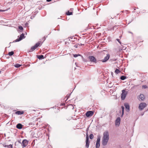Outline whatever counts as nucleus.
<instances>
[{"instance_id": "obj_11", "label": "nucleus", "mask_w": 148, "mask_h": 148, "mask_svg": "<svg viewBox=\"0 0 148 148\" xmlns=\"http://www.w3.org/2000/svg\"><path fill=\"white\" fill-rule=\"evenodd\" d=\"M86 147L87 148H88L89 147V145L90 141L89 140L88 136L87 134H86Z\"/></svg>"}, {"instance_id": "obj_43", "label": "nucleus", "mask_w": 148, "mask_h": 148, "mask_svg": "<svg viewBox=\"0 0 148 148\" xmlns=\"http://www.w3.org/2000/svg\"><path fill=\"white\" fill-rule=\"evenodd\" d=\"M119 14H117V15H118Z\"/></svg>"}, {"instance_id": "obj_14", "label": "nucleus", "mask_w": 148, "mask_h": 148, "mask_svg": "<svg viewBox=\"0 0 148 148\" xmlns=\"http://www.w3.org/2000/svg\"><path fill=\"white\" fill-rule=\"evenodd\" d=\"M138 98L140 101H143L145 99L144 95L143 94H140L139 96L138 97Z\"/></svg>"}, {"instance_id": "obj_4", "label": "nucleus", "mask_w": 148, "mask_h": 148, "mask_svg": "<svg viewBox=\"0 0 148 148\" xmlns=\"http://www.w3.org/2000/svg\"><path fill=\"white\" fill-rule=\"evenodd\" d=\"M122 93L121 94V99L124 100L125 99L126 97L127 94V92L125 90L123 89L122 90Z\"/></svg>"}, {"instance_id": "obj_26", "label": "nucleus", "mask_w": 148, "mask_h": 148, "mask_svg": "<svg viewBox=\"0 0 148 148\" xmlns=\"http://www.w3.org/2000/svg\"><path fill=\"white\" fill-rule=\"evenodd\" d=\"M93 135L92 134H91L89 135V138L90 139H92L93 138Z\"/></svg>"}, {"instance_id": "obj_24", "label": "nucleus", "mask_w": 148, "mask_h": 148, "mask_svg": "<svg viewBox=\"0 0 148 148\" xmlns=\"http://www.w3.org/2000/svg\"><path fill=\"white\" fill-rule=\"evenodd\" d=\"M14 54V52L13 51H11L8 53V54L9 56H12Z\"/></svg>"}, {"instance_id": "obj_18", "label": "nucleus", "mask_w": 148, "mask_h": 148, "mask_svg": "<svg viewBox=\"0 0 148 148\" xmlns=\"http://www.w3.org/2000/svg\"><path fill=\"white\" fill-rule=\"evenodd\" d=\"M24 113L23 111H18L15 112V114L18 115H21L23 114Z\"/></svg>"}, {"instance_id": "obj_33", "label": "nucleus", "mask_w": 148, "mask_h": 148, "mask_svg": "<svg viewBox=\"0 0 148 148\" xmlns=\"http://www.w3.org/2000/svg\"><path fill=\"white\" fill-rule=\"evenodd\" d=\"M72 93V92H71V93H70V94H68L67 95V97L68 98L71 95V93Z\"/></svg>"}, {"instance_id": "obj_40", "label": "nucleus", "mask_w": 148, "mask_h": 148, "mask_svg": "<svg viewBox=\"0 0 148 148\" xmlns=\"http://www.w3.org/2000/svg\"><path fill=\"white\" fill-rule=\"evenodd\" d=\"M79 45H80H80H84V44H82V43H81L80 44H79Z\"/></svg>"}, {"instance_id": "obj_9", "label": "nucleus", "mask_w": 148, "mask_h": 148, "mask_svg": "<svg viewBox=\"0 0 148 148\" xmlns=\"http://www.w3.org/2000/svg\"><path fill=\"white\" fill-rule=\"evenodd\" d=\"M110 58V54H106V56L104 57V58L102 60H101L100 61L103 62H105L109 60Z\"/></svg>"}, {"instance_id": "obj_3", "label": "nucleus", "mask_w": 148, "mask_h": 148, "mask_svg": "<svg viewBox=\"0 0 148 148\" xmlns=\"http://www.w3.org/2000/svg\"><path fill=\"white\" fill-rule=\"evenodd\" d=\"M40 44V42H39L36 43L34 46L32 47H31L30 49L29 50L28 52H30L34 50L38 47L39 46Z\"/></svg>"}, {"instance_id": "obj_17", "label": "nucleus", "mask_w": 148, "mask_h": 148, "mask_svg": "<svg viewBox=\"0 0 148 148\" xmlns=\"http://www.w3.org/2000/svg\"><path fill=\"white\" fill-rule=\"evenodd\" d=\"M37 57L40 60H42L44 58V57L43 55H37Z\"/></svg>"}, {"instance_id": "obj_1", "label": "nucleus", "mask_w": 148, "mask_h": 148, "mask_svg": "<svg viewBox=\"0 0 148 148\" xmlns=\"http://www.w3.org/2000/svg\"><path fill=\"white\" fill-rule=\"evenodd\" d=\"M109 139V134L108 131H106L103 133V137L102 140V144L106 146L107 144Z\"/></svg>"}, {"instance_id": "obj_16", "label": "nucleus", "mask_w": 148, "mask_h": 148, "mask_svg": "<svg viewBox=\"0 0 148 148\" xmlns=\"http://www.w3.org/2000/svg\"><path fill=\"white\" fill-rule=\"evenodd\" d=\"M121 121V118L120 117H118L115 121V125H116L118 124H119Z\"/></svg>"}, {"instance_id": "obj_29", "label": "nucleus", "mask_w": 148, "mask_h": 148, "mask_svg": "<svg viewBox=\"0 0 148 148\" xmlns=\"http://www.w3.org/2000/svg\"><path fill=\"white\" fill-rule=\"evenodd\" d=\"M79 45L80 46L79 44H77L74 45V47L76 48H78Z\"/></svg>"}, {"instance_id": "obj_25", "label": "nucleus", "mask_w": 148, "mask_h": 148, "mask_svg": "<svg viewBox=\"0 0 148 148\" xmlns=\"http://www.w3.org/2000/svg\"><path fill=\"white\" fill-rule=\"evenodd\" d=\"M21 66V64H16L14 65V67L16 68H18L20 67Z\"/></svg>"}, {"instance_id": "obj_42", "label": "nucleus", "mask_w": 148, "mask_h": 148, "mask_svg": "<svg viewBox=\"0 0 148 148\" xmlns=\"http://www.w3.org/2000/svg\"><path fill=\"white\" fill-rule=\"evenodd\" d=\"M44 40H45V39H46V38H45V37H44Z\"/></svg>"}, {"instance_id": "obj_37", "label": "nucleus", "mask_w": 148, "mask_h": 148, "mask_svg": "<svg viewBox=\"0 0 148 148\" xmlns=\"http://www.w3.org/2000/svg\"><path fill=\"white\" fill-rule=\"evenodd\" d=\"M51 1V0H47V2H50V1Z\"/></svg>"}, {"instance_id": "obj_20", "label": "nucleus", "mask_w": 148, "mask_h": 148, "mask_svg": "<svg viewBox=\"0 0 148 148\" xmlns=\"http://www.w3.org/2000/svg\"><path fill=\"white\" fill-rule=\"evenodd\" d=\"M127 78V77L125 75H122L120 77V79L122 80H124Z\"/></svg>"}, {"instance_id": "obj_28", "label": "nucleus", "mask_w": 148, "mask_h": 148, "mask_svg": "<svg viewBox=\"0 0 148 148\" xmlns=\"http://www.w3.org/2000/svg\"><path fill=\"white\" fill-rule=\"evenodd\" d=\"M18 28L21 30H23V27L21 26H19L18 27Z\"/></svg>"}, {"instance_id": "obj_19", "label": "nucleus", "mask_w": 148, "mask_h": 148, "mask_svg": "<svg viewBox=\"0 0 148 148\" xmlns=\"http://www.w3.org/2000/svg\"><path fill=\"white\" fill-rule=\"evenodd\" d=\"M4 146L5 147H7L8 148H12V145H5Z\"/></svg>"}, {"instance_id": "obj_27", "label": "nucleus", "mask_w": 148, "mask_h": 148, "mask_svg": "<svg viewBox=\"0 0 148 148\" xmlns=\"http://www.w3.org/2000/svg\"><path fill=\"white\" fill-rule=\"evenodd\" d=\"M115 72L116 74H118L120 72V71L119 69H116L115 70Z\"/></svg>"}, {"instance_id": "obj_31", "label": "nucleus", "mask_w": 148, "mask_h": 148, "mask_svg": "<svg viewBox=\"0 0 148 148\" xmlns=\"http://www.w3.org/2000/svg\"><path fill=\"white\" fill-rule=\"evenodd\" d=\"M117 60V59L116 58H113V59H110V60L111 61H116V60Z\"/></svg>"}, {"instance_id": "obj_8", "label": "nucleus", "mask_w": 148, "mask_h": 148, "mask_svg": "<svg viewBox=\"0 0 148 148\" xmlns=\"http://www.w3.org/2000/svg\"><path fill=\"white\" fill-rule=\"evenodd\" d=\"M100 138L99 136H98L96 144V148H99L100 146Z\"/></svg>"}, {"instance_id": "obj_35", "label": "nucleus", "mask_w": 148, "mask_h": 148, "mask_svg": "<svg viewBox=\"0 0 148 148\" xmlns=\"http://www.w3.org/2000/svg\"><path fill=\"white\" fill-rule=\"evenodd\" d=\"M144 114V112H141L140 113V115L142 116H143Z\"/></svg>"}, {"instance_id": "obj_44", "label": "nucleus", "mask_w": 148, "mask_h": 148, "mask_svg": "<svg viewBox=\"0 0 148 148\" xmlns=\"http://www.w3.org/2000/svg\"><path fill=\"white\" fill-rule=\"evenodd\" d=\"M1 71H0V73H1Z\"/></svg>"}, {"instance_id": "obj_32", "label": "nucleus", "mask_w": 148, "mask_h": 148, "mask_svg": "<svg viewBox=\"0 0 148 148\" xmlns=\"http://www.w3.org/2000/svg\"><path fill=\"white\" fill-rule=\"evenodd\" d=\"M116 40L118 41V42L120 43V44L122 45V43L120 41L119 39H116Z\"/></svg>"}, {"instance_id": "obj_39", "label": "nucleus", "mask_w": 148, "mask_h": 148, "mask_svg": "<svg viewBox=\"0 0 148 148\" xmlns=\"http://www.w3.org/2000/svg\"><path fill=\"white\" fill-rule=\"evenodd\" d=\"M73 38V36H71L70 37V38L71 39H72Z\"/></svg>"}, {"instance_id": "obj_10", "label": "nucleus", "mask_w": 148, "mask_h": 148, "mask_svg": "<svg viewBox=\"0 0 148 148\" xmlns=\"http://www.w3.org/2000/svg\"><path fill=\"white\" fill-rule=\"evenodd\" d=\"M28 141L27 140L24 139L22 141V146L23 147H25L28 145Z\"/></svg>"}, {"instance_id": "obj_6", "label": "nucleus", "mask_w": 148, "mask_h": 148, "mask_svg": "<svg viewBox=\"0 0 148 148\" xmlns=\"http://www.w3.org/2000/svg\"><path fill=\"white\" fill-rule=\"evenodd\" d=\"M25 36H24V34L22 33L20 35L19 37L17 38L14 41V42H18L22 40L24 38Z\"/></svg>"}, {"instance_id": "obj_7", "label": "nucleus", "mask_w": 148, "mask_h": 148, "mask_svg": "<svg viewBox=\"0 0 148 148\" xmlns=\"http://www.w3.org/2000/svg\"><path fill=\"white\" fill-rule=\"evenodd\" d=\"M147 106L146 104L145 103L142 102L140 103L139 106V109L140 110H142L144 108L146 107Z\"/></svg>"}, {"instance_id": "obj_13", "label": "nucleus", "mask_w": 148, "mask_h": 148, "mask_svg": "<svg viewBox=\"0 0 148 148\" xmlns=\"http://www.w3.org/2000/svg\"><path fill=\"white\" fill-rule=\"evenodd\" d=\"M93 114L94 113L92 111H89L86 113V115L87 117H89L92 116Z\"/></svg>"}, {"instance_id": "obj_38", "label": "nucleus", "mask_w": 148, "mask_h": 148, "mask_svg": "<svg viewBox=\"0 0 148 148\" xmlns=\"http://www.w3.org/2000/svg\"><path fill=\"white\" fill-rule=\"evenodd\" d=\"M4 11V10H0V12H3V11Z\"/></svg>"}, {"instance_id": "obj_5", "label": "nucleus", "mask_w": 148, "mask_h": 148, "mask_svg": "<svg viewBox=\"0 0 148 148\" xmlns=\"http://www.w3.org/2000/svg\"><path fill=\"white\" fill-rule=\"evenodd\" d=\"M88 59H89V61L91 62L95 63L97 62L96 59L93 56H89L88 57Z\"/></svg>"}, {"instance_id": "obj_34", "label": "nucleus", "mask_w": 148, "mask_h": 148, "mask_svg": "<svg viewBox=\"0 0 148 148\" xmlns=\"http://www.w3.org/2000/svg\"><path fill=\"white\" fill-rule=\"evenodd\" d=\"M65 105V103H61L60 104V106H64V105Z\"/></svg>"}, {"instance_id": "obj_12", "label": "nucleus", "mask_w": 148, "mask_h": 148, "mask_svg": "<svg viewBox=\"0 0 148 148\" xmlns=\"http://www.w3.org/2000/svg\"><path fill=\"white\" fill-rule=\"evenodd\" d=\"M124 106L125 107L126 111L129 112L130 110V106L129 104L127 103H124Z\"/></svg>"}, {"instance_id": "obj_23", "label": "nucleus", "mask_w": 148, "mask_h": 148, "mask_svg": "<svg viewBox=\"0 0 148 148\" xmlns=\"http://www.w3.org/2000/svg\"><path fill=\"white\" fill-rule=\"evenodd\" d=\"M73 57H74L75 58H76L79 56H81V57H82V56L81 55L79 54H73Z\"/></svg>"}, {"instance_id": "obj_22", "label": "nucleus", "mask_w": 148, "mask_h": 148, "mask_svg": "<svg viewBox=\"0 0 148 148\" xmlns=\"http://www.w3.org/2000/svg\"><path fill=\"white\" fill-rule=\"evenodd\" d=\"M66 14L67 15H71L73 14V12H70L69 11H68L66 13Z\"/></svg>"}, {"instance_id": "obj_21", "label": "nucleus", "mask_w": 148, "mask_h": 148, "mask_svg": "<svg viewBox=\"0 0 148 148\" xmlns=\"http://www.w3.org/2000/svg\"><path fill=\"white\" fill-rule=\"evenodd\" d=\"M81 58H82V60L84 62H88V60L87 59H86L84 58L83 57V56H82Z\"/></svg>"}, {"instance_id": "obj_2", "label": "nucleus", "mask_w": 148, "mask_h": 148, "mask_svg": "<svg viewBox=\"0 0 148 148\" xmlns=\"http://www.w3.org/2000/svg\"><path fill=\"white\" fill-rule=\"evenodd\" d=\"M121 108L122 109V111L120 109V110H119V111L117 112L116 114L117 115H118V116H120L121 117H122L124 114V112L125 109V108L123 106H122L121 107Z\"/></svg>"}, {"instance_id": "obj_15", "label": "nucleus", "mask_w": 148, "mask_h": 148, "mask_svg": "<svg viewBox=\"0 0 148 148\" xmlns=\"http://www.w3.org/2000/svg\"><path fill=\"white\" fill-rule=\"evenodd\" d=\"M23 126V125L22 124L19 123L16 125V127L19 129H21L22 128Z\"/></svg>"}, {"instance_id": "obj_36", "label": "nucleus", "mask_w": 148, "mask_h": 148, "mask_svg": "<svg viewBox=\"0 0 148 148\" xmlns=\"http://www.w3.org/2000/svg\"><path fill=\"white\" fill-rule=\"evenodd\" d=\"M25 25H26V26H27V25H28V23H26L25 24Z\"/></svg>"}, {"instance_id": "obj_41", "label": "nucleus", "mask_w": 148, "mask_h": 148, "mask_svg": "<svg viewBox=\"0 0 148 148\" xmlns=\"http://www.w3.org/2000/svg\"><path fill=\"white\" fill-rule=\"evenodd\" d=\"M18 142L22 144V143L20 141H18Z\"/></svg>"}, {"instance_id": "obj_30", "label": "nucleus", "mask_w": 148, "mask_h": 148, "mask_svg": "<svg viewBox=\"0 0 148 148\" xmlns=\"http://www.w3.org/2000/svg\"><path fill=\"white\" fill-rule=\"evenodd\" d=\"M142 88H143L146 89L147 88V87L146 85H144L142 86Z\"/></svg>"}]
</instances>
